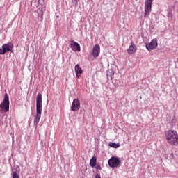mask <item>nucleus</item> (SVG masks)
I'll use <instances>...</instances> for the list:
<instances>
[{
  "mask_svg": "<svg viewBox=\"0 0 178 178\" xmlns=\"http://www.w3.org/2000/svg\"><path fill=\"white\" fill-rule=\"evenodd\" d=\"M42 113V95L38 93L36 97V114L34 117V125L38 126L40 123V119H41V115Z\"/></svg>",
  "mask_w": 178,
  "mask_h": 178,
  "instance_id": "f257e3e1",
  "label": "nucleus"
},
{
  "mask_svg": "<svg viewBox=\"0 0 178 178\" xmlns=\"http://www.w3.org/2000/svg\"><path fill=\"white\" fill-rule=\"evenodd\" d=\"M165 138L168 144L170 145H178V134L177 131L169 129L165 131Z\"/></svg>",
  "mask_w": 178,
  "mask_h": 178,
  "instance_id": "f03ea898",
  "label": "nucleus"
},
{
  "mask_svg": "<svg viewBox=\"0 0 178 178\" xmlns=\"http://www.w3.org/2000/svg\"><path fill=\"white\" fill-rule=\"evenodd\" d=\"M154 0H145V10L144 17L147 19L151 15V10L152 9V2Z\"/></svg>",
  "mask_w": 178,
  "mask_h": 178,
  "instance_id": "7ed1b4c3",
  "label": "nucleus"
},
{
  "mask_svg": "<svg viewBox=\"0 0 178 178\" xmlns=\"http://www.w3.org/2000/svg\"><path fill=\"white\" fill-rule=\"evenodd\" d=\"M14 45L12 42L3 44L0 49V55H5L6 52H13Z\"/></svg>",
  "mask_w": 178,
  "mask_h": 178,
  "instance_id": "20e7f679",
  "label": "nucleus"
},
{
  "mask_svg": "<svg viewBox=\"0 0 178 178\" xmlns=\"http://www.w3.org/2000/svg\"><path fill=\"white\" fill-rule=\"evenodd\" d=\"M9 105H10L9 95H8V93H6L4 95L3 101L0 104V109H1L5 113H6L9 111Z\"/></svg>",
  "mask_w": 178,
  "mask_h": 178,
  "instance_id": "39448f33",
  "label": "nucleus"
},
{
  "mask_svg": "<svg viewBox=\"0 0 178 178\" xmlns=\"http://www.w3.org/2000/svg\"><path fill=\"white\" fill-rule=\"evenodd\" d=\"M120 163H121L120 159H119V157H116L115 156H111L108 161V166L110 168H112L113 169H115V168H118Z\"/></svg>",
  "mask_w": 178,
  "mask_h": 178,
  "instance_id": "423d86ee",
  "label": "nucleus"
},
{
  "mask_svg": "<svg viewBox=\"0 0 178 178\" xmlns=\"http://www.w3.org/2000/svg\"><path fill=\"white\" fill-rule=\"evenodd\" d=\"M146 49L151 52L153 49L158 48V40L156 39H152L149 43L145 44Z\"/></svg>",
  "mask_w": 178,
  "mask_h": 178,
  "instance_id": "0eeeda50",
  "label": "nucleus"
},
{
  "mask_svg": "<svg viewBox=\"0 0 178 178\" xmlns=\"http://www.w3.org/2000/svg\"><path fill=\"white\" fill-rule=\"evenodd\" d=\"M99 54H101V47L99 44L94 45L91 52L92 56H93L94 59H97L99 56Z\"/></svg>",
  "mask_w": 178,
  "mask_h": 178,
  "instance_id": "6e6552de",
  "label": "nucleus"
},
{
  "mask_svg": "<svg viewBox=\"0 0 178 178\" xmlns=\"http://www.w3.org/2000/svg\"><path fill=\"white\" fill-rule=\"evenodd\" d=\"M71 110L73 112H77V111L80 110V100L79 99H74L71 105Z\"/></svg>",
  "mask_w": 178,
  "mask_h": 178,
  "instance_id": "1a4fd4ad",
  "label": "nucleus"
},
{
  "mask_svg": "<svg viewBox=\"0 0 178 178\" xmlns=\"http://www.w3.org/2000/svg\"><path fill=\"white\" fill-rule=\"evenodd\" d=\"M70 47L71 48V49L74 51V52H80L81 51L80 44L77 42H75L73 40H72L71 41Z\"/></svg>",
  "mask_w": 178,
  "mask_h": 178,
  "instance_id": "9d476101",
  "label": "nucleus"
},
{
  "mask_svg": "<svg viewBox=\"0 0 178 178\" xmlns=\"http://www.w3.org/2000/svg\"><path fill=\"white\" fill-rule=\"evenodd\" d=\"M136 51H137V46L134 42H131V44L129 45V47L127 49L128 55H133V54H136Z\"/></svg>",
  "mask_w": 178,
  "mask_h": 178,
  "instance_id": "9b49d317",
  "label": "nucleus"
},
{
  "mask_svg": "<svg viewBox=\"0 0 178 178\" xmlns=\"http://www.w3.org/2000/svg\"><path fill=\"white\" fill-rule=\"evenodd\" d=\"M75 73L77 79H80V77H81V74H83V69L80 67V65H79V64H76L75 65Z\"/></svg>",
  "mask_w": 178,
  "mask_h": 178,
  "instance_id": "f8f14e48",
  "label": "nucleus"
},
{
  "mask_svg": "<svg viewBox=\"0 0 178 178\" xmlns=\"http://www.w3.org/2000/svg\"><path fill=\"white\" fill-rule=\"evenodd\" d=\"M97 165V156H93L90 160V166L91 168H95V166Z\"/></svg>",
  "mask_w": 178,
  "mask_h": 178,
  "instance_id": "ddd939ff",
  "label": "nucleus"
},
{
  "mask_svg": "<svg viewBox=\"0 0 178 178\" xmlns=\"http://www.w3.org/2000/svg\"><path fill=\"white\" fill-rule=\"evenodd\" d=\"M109 147H111V148H119L120 147V143H115L113 142H110L108 143Z\"/></svg>",
  "mask_w": 178,
  "mask_h": 178,
  "instance_id": "4468645a",
  "label": "nucleus"
},
{
  "mask_svg": "<svg viewBox=\"0 0 178 178\" xmlns=\"http://www.w3.org/2000/svg\"><path fill=\"white\" fill-rule=\"evenodd\" d=\"M114 74H115V71H113V69L109 70L106 73V75L108 76V77H112V76H114Z\"/></svg>",
  "mask_w": 178,
  "mask_h": 178,
  "instance_id": "2eb2a0df",
  "label": "nucleus"
},
{
  "mask_svg": "<svg viewBox=\"0 0 178 178\" xmlns=\"http://www.w3.org/2000/svg\"><path fill=\"white\" fill-rule=\"evenodd\" d=\"M42 15H43V12H42V9H40L38 11V17H40V19L42 20Z\"/></svg>",
  "mask_w": 178,
  "mask_h": 178,
  "instance_id": "dca6fc26",
  "label": "nucleus"
},
{
  "mask_svg": "<svg viewBox=\"0 0 178 178\" xmlns=\"http://www.w3.org/2000/svg\"><path fill=\"white\" fill-rule=\"evenodd\" d=\"M177 122V120L176 119V116H173L171 120V124H172V126H175Z\"/></svg>",
  "mask_w": 178,
  "mask_h": 178,
  "instance_id": "f3484780",
  "label": "nucleus"
},
{
  "mask_svg": "<svg viewBox=\"0 0 178 178\" xmlns=\"http://www.w3.org/2000/svg\"><path fill=\"white\" fill-rule=\"evenodd\" d=\"M167 17H168V19H170L171 20L173 19V14H172V11L168 13Z\"/></svg>",
  "mask_w": 178,
  "mask_h": 178,
  "instance_id": "a211bd4d",
  "label": "nucleus"
},
{
  "mask_svg": "<svg viewBox=\"0 0 178 178\" xmlns=\"http://www.w3.org/2000/svg\"><path fill=\"white\" fill-rule=\"evenodd\" d=\"M13 178H19V175H17V172H13Z\"/></svg>",
  "mask_w": 178,
  "mask_h": 178,
  "instance_id": "6ab92c4d",
  "label": "nucleus"
},
{
  "mask_svg": "<svg viewBox=\"0 0 178 178\" xmlns=\"http://www.w3.org/2000/svg\"><path fill=\"white\" fill-rule=\"evenodd\" d=\"M95 166V169H97V170H101V169H102L101 168V165L99 164H97Z\"/></svg>",
  "mask_w": 178,
  "mask_h": 178,
  "instance_id": "aec40b11",
  "label": "nucleus"
},
{
  "mask_svg": "<svg viewBox=\"0 0 178 178\" xmlns=\"http://www.w3.org/2000/svg\"><path fill=\"white\" fill-rule=\"evenodd\" d=\"M72 1L73 3H76V5H77V3H79V1L80 0H72Z\"/></svg>",
  "mask_w": 178,
  "mask_h": 178,
  "instance_id": "412c9836",
  "label": "nucleus"
},
{
  "mask_svg": "<svg viewBox=\"0 0 178 178\" xmlns=\"http://www.w3.org/2000/svg\"><path fill=\"white\" fill-rule=\"evenodd\" d=\"M95 178H101V175H99V174H97Z\"/></svg>",
  "mask_w": 178,
  "mask_h": 178,
  "instance_id": "4be33fe9",
  "label": "nucleus"
},
{
  "mask_svg": "<svg viewBox=\"0 0 178 178\" xmlns=\"http://www.w3.org/2000/svg\"><path fill=\"white\" fill-rule=\"evenodd\" d=\"M171 156H172V158H174L175 154H174L173 153H172V154H171Z\"/></svg>",
  "mask_w": 178,
  "mask_h": 178,
  "instance_id": "5701e85b",
  "label": "nucleus"
}]
</instances>
